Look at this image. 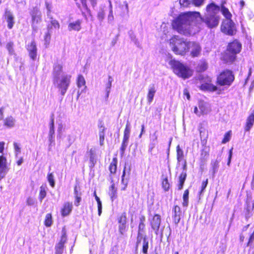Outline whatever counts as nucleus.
Listing matches in <instances>:
<instances>
[{
  "label": "nucleus",
  "mask_w": 254,
  "mask_h": 254,
  "mask_svg": "<svg viewBox=\"0 0 254 254\" xmlns=\"http://www.w3.org/2000/svg\"><path fill=\"white\" fill-rule=\"evenodd\" d=\"M27 50L31 59L35 60L37 58V49L34 41L31 42L30 45L27 46Z\"/></svg>",
  "instance_id": "obj_15"
},
{
  "label": "nucleus",
  "mask_w": 254,
  "mask_h": 254,
  "mask_svg": "<svg viewBox=\"0 0 254 254\" xmlns=\"http://www.w3.org/2000/svg\"><path fill=\"white\" fill-rule=\"evenodd\" d=\"M64 247L62 246V244H57L55 247V254H62L64 252Z\"/></svg>",
  "instance_id": "obj_47"
},
{
  "label": "nucleus",
  "mask_w": 254,
  "mask_h": 254,
  "mask_svg": "<svg viewBox=\"0 0 254 254\" xmlns=\"http://www.w3.org/2000/svg\"><path fill=\"white\" fill-rule=\"evenodd\" d=\"M32 17V27L33 30L36 32L38 29L37 25L41 22L42 14L41 11L37 7H34L30 12Z\"/></svg>",
  "instance_id": "obj_9"
},
{
  "label": "nucleus",
  "mask_w": 254,
  "mask_h": 254,
  "mask_svg": "<svg viewBox=\"0 0 254 254\" xmlns=\"http://www.w3.org/2000/svg\"><path fill=\"white\" fill-rule=\"evenodd\" d=\"M74 195L75 198L74 204L76 206H78L81 201L82 193L80 191L79 188L76 186H75L74 189Z\"/></svg>",
  "instance_id": "obj_19"
},
{
  "label": "nucleus",
  "mask_w": 254,
  "mask_h": 254,
  "mask_svg": "<svg viewBox=\"0 0 254 254\" xmlns=\"http://www.w3.org/2000/svg\"><path fill=\"white\" fill-rule=\"evenodd\" d=\"M156 92V89L155 85L153 84H150L148 87V92L147 96V101L149 104L152 102Z\"/></svg>",
  "instance_id": "obj_22"
},
{
  "label": "nucleus",
  "mask_w": 254,
  "mask_h": 254,
  "mask_svg": "<svg viewBox=\"0 0 254 254\" xmlns=\"http://www.w3.org/2000/svg\"><path fill=\"white\" fill-rule=\"evenodd\" d=\"M174 73L183 78H188L192 75V70L188 66L175 60H171L169 62Z\"/></svg>",
  "instance_id": "obj_4"
},
{
  "label": "nucleus",
  "mask_w": 254,
  "mask_h": 254,
  "mask_svg": "<svg viewBox=\"0 0 254 254\" xmlns=\"http://www.w3.org/2000/svg\"><path fill=\"white\" fill-rule=\"evenodd\" d=\"M144 238H147L146 235H143L141 232H138L136 243V248H137L139 245L141 243L142 241H143Z\"/></svg>",
  "instance_id": "obj_42"
},
{
  "label": "nucleus",
  "mask_w": 254,
  "mask_h": 254,
  "mask_svg": "<svg viewBox=\"0 0 254 254\" xmlns=\"http://www.w3.org/2000/svg\"><path fill=\"white\" fill-rule=\"evenodd\" d=\"M77 84L78 88H81L82 86H84V90H85L86 88V86H85V80L84 77L82 75H79L78 77Z\"/></svg>",
  "instance_id": "obj_37"
},
{
  "label": "nucleus",
  "mask_w": 254,
  "mask_h": 254,
  "mask_svg": "<svg viewBox=\"0 0 254 254\" xmlns=\"http://www.w3.org/2000/svg\"><path fill=\"white\" fill-rule=\"evenodd\" d=\"M157 144V142L150 141L148 147V151L149 152H151L152 151Z\"/></svg>",
  "instance_id": "obj_57"
},
{
  "label": "nucleus",
  "mask_w": 254,
  "mask_h": 254,
  "mask_svg": "<svg viewBox=\"0 0 254 254\" xmlns=\"http://www.w3.org/2000/svg\"><path fill=\"white\" fill-rule=\"evenodd\" d=\"M118 160L117 158H114L110 163L109 170L111 173L114 174L116 172Z\"/></svg>",
  "instance_id": "obj_33"
},
{
  "label": "nucleus",
  "mask_w": 254,
  "mask_h": 254,
  "mask_svg": "<svg viewBox=\"0 0 254 254\" xmlns=\"http://www.w3.org/2000/svg\"><path fill=\"white\" fill-rule=\"evenodd\" d=\"M196 20H201V16L198 12H187L181 13L175 18L172 22L173 28L179 33L189 35L194 33L197 27Z\"/></svg>",
  "instance_id": "obj_1"
},
{
  "label": "nucleus",
  "mask_w": 254,
  "mask_h": 254,
  "mask_svg": "<svg viewBox=\"0 0 254 254\" xmlns=\"http://www.w3.org/2000/svg\"><path fill=\"white\" fill-rule=\"evenodd\" d=\"M110 10L109 14L108 15V19L109 22H111L114 19V16H113V10L112 9V6L111 2H110Z\"/></svg>",
  "instance_id": "obj_54"
},
{
  "label": "nucleus",
  "mask_w": 254,
  "mask_h": 254,
  "mask_svg": "<svg viewBox=\"0 0 254 254\" xmlns=\"http://www.w3.org/2000/svg\"><path fill=\"white\" fill-rule=\"evenodd\" d=\"M254 124V113L251 114L247 119L245 130L249 131L252 127Z\"/></svg>",
  "instance_id": "obj_27"
},
{
  "label": "nucleus",
  "mask_w": 254,
  "mask_h": 254,
  "mask_svg": "<svg viewBox=\"0 0 254 254\" xmlns=\"http://www.w3.org/2000/svg\"><path fill=\"white\" fill-rule=\"evenodd\" d=\"M247 205L246 217V218H249L251 217L253 214L254 206H253V203H252V205L251 206L250 202L248 200L247 201Z\"/></svg>",
  "instance_id": "obj_30"
},
{
  "label": "nucleus",
  "mask_w": 254,
  "mask_h": 254,
  "mask_svg": "<svg viewBox=\"0 0 254 254\" xmlns=\"http://www.w3.org/2000/svg\"><path fill=\"white\" fill-rule=\"evenodd\" d=\"M187 177V173L185 172H182L181 174L179 179V184H178V190H181L183 188Z\"/></svg>",
  "instance_id": "obj_29"
},
{
  "label": "nucleus",
  "mask_w": 254,
  "mask_h": 254,
  "mask_svg": "<svg viewBox=\"0 0 254 254\" xmlns=\"http://www.w3.org/2000/svg\"><path fill=\"white\" fill-rule=\"evenodd\" d=\"M198 107L200 110L201 116L206 115L209 114L212 111L210 104L204 101H199L198 104Z\"/></svg>",
  "instance_id": "obj_12"
},
{
  "label": "nucleus",
  "mask_w": 254,
  "mask_h": 254,
  "mask_svg": "<svg viewBox=\"0 0 254 254\" xmlns=\"http://www.w3.org/2000/svg\"><path fill=\"white\" fill-rule=\"evenodd\" d=\"M109 194L112 201L117 198V189L115 188L114 184H112L110 187Z\"/></svg>",
  "instance_id": "obj_31"
},
{
  "label": "nucleus",
  "mask_w": 254,
  "mask_h": 254,
  "mask_svg": "<svg viewBox=\"0 0 254 254\" xmlns=\"http://www.w3.org/2000/svg\"><path fill=\"white\" fill-rule=\"evenodd\" d=\"M231 131H229L227 132L226 133H225V134L224 135V138L222 141V143L225 144L229 141L231 138Z\"/></svg>",
  "instance_id": "obj_48"
},
{
  "label": "nucleus",
  "mask_w": 254,
  "mask_h": 254,
  "mask_svg": "<svg viewBox=\"0 0 254 254\" xmlns=\"http://www.w3.org/2000/svg\"><path fill=\"white\" fill-rule=\"evenodd\" d=\"M180 3L182 6L187 7L190 4V0H180Z\"/></svg>",
  "instance_id": "obj_56"
},
{
  "label": "nucleus",
  "mask_w": 254,
  "mask_h": 254,
  "mask_svg": "<svg viewBox=\"0 0 254 254\" xmlns=\"http://www.w3.org/2000/svg\"><path fill=\"white\" fill-rule=\"evenodd\" d=\"M71 78L70 74L64 73L61 76L53 79L54 84L63 96L65 95L69 86Z\"/></svg>",
  "instance_id": "obj_5"
},
{
  "label": "nucleus",
  "mask_w": 254,
  "mask_h": 254,
  "mask_svg": "<svg viewBox=\"0 0 254 254\" xmlns=\"http://www.w3.org/2000/svg\"><path fill=\"white\" fill-rule=\"evenodd\" d=\"M219 167V162L218 160H214L211 163L212 173L213 177H215Z\"/></svg>",
  "instance_id": "obj_35"
},
{
  "label": "nucleus",
  "mask_w": 254,
  "mask_h": 254,
  "mask_svg": "<svg viewBox=\"0 0 254 254\" xmlns=\"http://www.w3.org/2000/svg\"><path fill=\"white\" fill-rule=\"evenodd\" d=\"M104 16L105 13L103 10H101L99 11L97 17L99 20L102 21L103 19L104 18Z\"/></svg>",
  "instance_id": "obj_58"
},
{
  "label": "nucleus",
  "mask_w": 254,
  "mask_h": 254,
  "mask_svg": "<svg viewBox=\"0 0 254 254\" xmlns=\"http://www.w3.org/2000/svg\"><path fill=\"white\" fill-rule=\"evenodd\" d=\"M63 65L61 64L60 63H56L54 65L53 69V79L56 78L58 77H59L61 75V73L62 71Z\"/></svg>",
  "instance_id": "obj_23"
},
{
  "label": "nucleus",
  "mask_w": 254,
  "mask_h": 254,
  "mask_svg": "<svg viewBox=\"0 0 254 254\" xmlns=\"http://www.w3.org/2000/svg\"><path fill=\"white\" fill-rule=\"evenodd\" d=\"M130 124L127 122L126 126V128L125 129L124 132V137L122 143V145L120 148L121 154L123 155L125 153V151L126 149V148L128 145V140L130 136Z\"/></svg>",
  "instance_id": "obj_10"
},
{
  "label": "nucleus",
  "mask_w": 254,
  "mask_h": 254,
  "mask_svg": "<svg viewBox=\"0 0 254 254\" xmlns=\"http://www.w3.org/2000/svg\"><path fill=\"white\" fill-rule=\"evenodd\" d=\"M204 0H192L193 4L196 6H200L202 4Z\"/></svg>",
  "instance_id": "obj_60"
},
{
  "label": "nucleus",
  "mask_w": 254,
  "mask_h": 254,
  "mask_svg": "<svg viewBox=\"0 0 254 254\" xmlns=\"http://www.w3.org/2000/svg\"><path fill=\"white\" fill-rule=\"evenodd\" d=\"M172 50L177 55H184L189 51V42L178 36H175L170 40Z\"/></svg>",
  "instance_id": "obj_3"
},
{
  "label": "nucleus",
  "mask_w": 254,
  "mask_h": 254,
  "mask_svg": "<svg viewBox=\"0 0 254 254\" xmlns=\"http://www.w3.org/2000/svg\"><path fill=\"white\" fill-rule=\"evenodd\" d=\"M113 79L111 76H109L108 78V82L106 84V92L107 93V98L108 97L109 93L110 92V89L112 86V82Z\"/></svg>",
  "instance_id": "obj_44"
},
{
  "label": "nucleus",
  "mask_w": 254,
  "mask_h": 254,
  "mask_svg": "<svg viewBox=\"0 0 254 254\" xmlns=\"http://www.w3.org/2000/svg\"><path fill=\"white\" fill-rule=\"evenodd\" d=\"M5 16L7 22V27L9 29H11L14 24V17L12 13L9 11L5 12Z\"/></svg>",
  "instance_id": "obj_25"
},
{
  "label": "nucleus",
  "mask_w": 254,
  "mask_h": 254,
  "mask_svg": "<svg viewBox=\"0 0 254 254\" xmlns=\"http://www.w3.org/2000/svg\"><path fill=\"white\" fill-rule=\"evenodd\" d=\"M177 156L178 162L179 163L183 160L184 158V151L180 148V145H178L177 147Z\"/></svg>",
  "instance_id": "obj_36"
},
{
  "label": "nucleus",
  "mask_w": 254,
  "mask_h": 254,
  "mask_svg": "<svg viewBox=\"0 0 254 254\" xmlns=\"http://www.w3.org/2000/svg\"><path fill=\"white\" fill-rule=\"evenodd\" d=\"M189 50H190V54L192 57H197L201 52V47L197 43L189 42Z\"/></svg>",
  "instance_id": "obj_14"
},
{
  "label": "nucleus",
  "mask_w": 254,
  "mask_h": 254,
  "mask_svg": "<svg viewBox=\"0 0 254 254\" xmlns=\"http://www.w3.org/2000/svg\"><path fill=\"white\" fill-rule=\"evenodd\" d=\"M8 167L7 165V161L5 157L3 156H0V179L3 178L7 172Z\"/></svg>",
  "instance_id": "obj_13"
},
{
  "label": "nucleus",
  "mask_w": 254,
  "mask_h": 254,
  "mask_svg": "<svg viewBox=\"0 0 254 254\" xmlns=\"http://www.w3.org/2000/svg\"><path fill=\"white\" fill-rule=\"evenodd\" d=\"M14 2L18 4L25 5L26 3V0H14Z\"/></svg>",
  "instance_id": "obj_64"
},
{
  "label": "nucleus",
  "mask_w": 254,
  "mask_h": 254,
  "mask_svg": "<svg viewBox=\"0 0 254 254\" xmlns=\"http://www.w3.org/2000/svg\"><path fill=\"white\" fill-rule=\"evenodd\" d=\"M161 216L158 214L154 215L152 218L149 219L150 224L152 229L156 235L159 234V230L161 224Z\"/></svg>",
  "instance_id": "obj_11"
},
{
  "label": "nucleus",
  "mask_w": 254,
  "mask_h": 254,
  "mask_svg": "<svg viewBox=\"0 0 254 254\" xmlns=\"http://www.w3.org/2000/svg\"><path fill=\"white\" fill-rule=\"evenodd\" d=\"M13 146L14 150L16 152V155H17V154L19 153L21 151L20 147L19 146L18 144L16 142H14Z\"/></svg>",
  "instance_id": "obj_59"
},
{
  "label": "nucleus",
  "mask_w": 254,
  "mask_h": 254,
  "mask_svg": "<svg viewBox=\"0 0 254 254\" xmlns=\"http://www.w3.org/2000/svg\"><path fill=\"white\" fill-rule=\"evenodd\" d=\"M73 208L72 203L69 202H66L64 204L63 207L61 210L62 216L65 217L68 215L71 212Z\"/></svg>",
  "instance_id": "obj_18"
},
{
  "label": "nucleus",
  "mask_w": 254,
  "mask_h": 254,
  "mask_svg": "<svg viewBox=\"0 0 254 254\" xmlns=\"http://www.w3.org/2000/svg\"><path fill=\"white\" fill-rule=\"evenodd\" d=\"M99 130V142L100 145L101 146H103L104 145V139H105V127L104 126V125L101 123L98 126Z\"/></svg>",
  "instance_id": "obj_24"
},
{
  "label": "nucleus",
  "mask_w": 254,
  "mask_h": 254,
  "mask_svg": "<svg viewBox=\"0 0 254 254\" xmlns=\"http://www.w3.org/2000/svg\"><path fill=\"white\" fill-rule=\"evenodd\" d=\"M242 45L238 41H234L230 43L224 56V60L226 62H232L236 59V55L241 50Z\"/></svg>",
  "instance_id": "obj_6"
},
{
  "label": "nucleus",
  "mask_w": 254,
  "mask_h": 254,
  "mask_svg": "<svg viewBox=\"0 0 254 254\" xmlns=\"http://www.w3.org/2000/svg\"><path fill=\"white\" fill-rule=\"evenodd\" d=\"M219 11V7L213 3L208 5L206 7V13L204 17H201V20H196L197 28H202L203 24H205L209 28L217 27L219 22V17L217 15Z\"/></svg>",
  "instance_id": "obj_2"
},
{
  "label": "nucleus",
  "mask_w": 254,
  "mask_h": 254,
  "mask_svg": "<svg viewBox=\"0 0 254 254\" xmlns=\"http://www.w3.org/2000/svg\"><path fill=\"white\" fill-rule=\"evenodd\" d=\"M47 179L48 182H49L50 185L52 187H54L55 186V180H54V176L53 173H50L48 175Z\"/></svg>",
  "instance_id": "obj_46"
},
{
  "label": "nucleus",
  "mask_w": 254,
  "mask_h": 254,
  "mask_svg": "<svg viewBox=\"0 0 254 254\" xmlns=\"http://www.w3.org/2000/svg\"><path fill=\"white\" fill-rule=\"evenodd\" d=\"M46 7L47 9V16L48 17H50L51 16V9H52V5L50 3H49L48 2H45Z\"/></svg>",
  "instance_id": "obj_55"
},
{
  "label": "nucleus",
  "mask_w": 254,
  "mask_h": 254,
  "mask_svg": "<svg viewBox=\"0 0 254 254\" xmlns=\"http://www.w3.org/2000/svg\"><path fill=\"white\" fill-rule=\"evenodd\" d=\"M50 39H51L50 34L49 33H47L45 35V44H48L50 42Z\"/></svg>",
  "instance_id": "obj_62"
},
{
  "label": "nucleus",
  "mask_w": 254,
  "mask_h": 254,
  "mask_svg": "<svg viewBox=\"0 0 254 254\" xmlns=\"http://www.w3.org/2000/svg\"><path fill=\"white\" fill-rule=\"evenodd\" d=\"M170 185L168 183L167 178L164 179L162 181V187L165 190H168L169 189Z\"/></svg>",
  "instance_id": "obj_51"
},
{
  "label": "nucleus",
  "mask_w": 254,
  "mask_h": 254,
  "mask_svg": "<svg viewBox=\"0 0 254 254\" xmlns=\"http://www.w3.org/2000/svg\"><path fill=\"white\" fill-rule=\"evenodd\" d=\"M206 142V140L204 139L202 140V143L204 144ZM203 148L201 150L200 156V158L201 162H205L208 157L209 156V148L206 145H203Z\"/></svg>",
  "instance_id": "obj_17"
},
{
  "label": "nucleus",
  "mask_w": 254,
  "mask_h": 254,
  "mask_svg": "<svg viewBox=\"0 0 254 254\" xmlns=\"http://www.w3.org/2000/svg\"><path fill=\"white\" fill-rule=\"evenodd\" d=\"M149 247V241L147 238H144L142 241V253L144 254H148Z\"/></svg>",
  "instance_id": "obj_38"
},
{
  "label": "nucleus",
  "mask_w": 254,
  "mask_h": 254,
  "mask_svg": "<svg viewBox=\"0 0 254 254\" xmlns=\"http://www.w3.org/2000/svg\"><path fill=\"white\" fill-rule=\"evenodd\" d=\"M48 17L51 19V24L52 25V26H53L55 28L59 29L60 24H59V22L55 19H53V18H52V17L51 16H50V17Z\"/></svg>",
  "instance_id": "obj_49"
},
{
  "label": "nucleus",
  "mask_w": 254,
  "mask_h": 254,
  "mask_svg": "<svg viewBox=\"0 0 254 254\" xmlns=\"http://www.w3.org/2000/svg\"><path fill=\"white\" fill-rule=\"evenodd\" d=\"M66 240L65 232L63 230V234L61 237L60 242L58 244H62V246L64 247V244L65 243Z\"/></svg>",
  "instance_id": "obj_53"
},
{
  "label": "nucleus",
  "mask_w": 254,
  "mask_h": 254,
  "mask_svg": "<svg viewBox=\"0 0 254 254\" xmlns=\"http://www.w3.org/2000/svg\"><path fill=\"white\" fill-rule=\"evenodd\" d=\"M173 218L174 223L176 224H177L179 223L180 219H181V211L180 207L176 205L175 206L173 210Z\"/></svg>",
  "instance_id": "obj_21"
},
{
  "label": "nucleus",
  "mask_w": 254,
  "mask_h": 254,
  "mask_svg": "<svg viewBox=\"0 0 254 254\" xmlns=\"http://www.w3.org/2000/svg\"><path fill=\"white\" fill-rule=\"evenodd\" d=\"M234 79V76L232 72L230 70H225L220 74L217 77V83L221 85H230Z\"/></svg>",
  "instance_id": "obj_7"
},
{
  "label": "nucleus",
  "mask_w": 254,
  "mask_h": 254,
  "mask_svg": "<svg viewBox=\"0 0 254 254\" xmlns=\"http://www.w3.org/2000/svg\"><path fill=\"white\" fill-rule=\"evenodd\" d=\"M53 223L52 215L50 213H48L46 215L45 225L47 227H50L52 225Z\"/></svg>",
  "instance_id": "obj_43"
},
{
  "label": "nucleus",
  "mask_w": 254,
  "mask_h": 254,
  "mask_svg": "<svg viewBox=\"0 0 254 254\" xmlns=\"http://www.w3.org/2000/svg\"><path fill=\"white\" fill-rule=\"evenodd\" d=\"M49 126L48 139L50 143L52 144L55 141L54 119L53 118L51 119Z\"/></svg>",
  "instance_id": "obj_20"
},
{
  "label": "nucleus",
  "mask_w": 254,
  "mask_h": 254,
  "mask_svg": "<svg viewBox=\"0 0 254 254\" xmlns=\"http://www.w3.org/2000/svg\"><path fill=\"white\" fill-rule=\"evenodd\" d=\"M208 184V179H206L205 181H203L202 182L200 190L199 192V194L200 196L203 194L205 190L206 187H207Z\"/></svg>",
  "instance_id": "obj_45"
},
{
  "label": "nucleus",
  "mask_w": 254,
  "mask_h": 254,
  "mask_svg": "<svg viewBox=\"0 0 254 254\" xmlns=\"http://www.w3.org/2000/svg\"><path fill=\"white\" fill-rule=\"evenodd\" d=\"M202 87L205 88L207 89L212 90V91H216L217 90V87L215 85H213L211 84H206L202 85Z\"/></svg>",
  "instance_id": "obj_50"
},
{
  "label": "nucleus",
  "mask_w": 254,
  "mask_h": 254,
  "mask_svg": "<svg viewBox=\"0 0 254 254\" xmlns=\"http://www.w3.org/2000/svg\"><path fill=\"white\" fill-rule=\"evenodd\" d=\"M144 226L145 225L143 222L141 220V222H140L139 224L138 232H141V231L144 229Z\"/></svg>",
  "instance_id": "obj_63"
},
{
  "label": "nucleus",
  "mask_w": 254,
  "mask_h": 254,
  "mask_svg": "<svg viewBox=\"0 0 254 254\" xmlns=\"http://www.w3.org/2000/svg\"><path fill=\"white\" fill-rule=\"evenodd\" d=\"M119 229L120 233L123 235L126 232L127 227V217L125 213H123L119 219Z\"/></svg>",
  "instance_id": "obj_16"
},
{
  "label": "nucleus",
  "mask_w": 254,
  "mask_h": 254,
  "mask_svg": "<svg viewBox=\"0 0 254 254\" xmlns=\"http://www.w3.org/2000/svg\"><path fill=\"white\" fill-rule=\"evenodd\" d=\"M89 157H90V166L93 167L96 162V159L95 158V151L93 149H91L89 152Z\"/></svg>",
  "instance_id": "obj_34"
},
{
  "label": "nucleus",
  "mask_w": 254,
  "mask_h": 254,
  "mask_svg": "<svg viewBox=\"0 0 254 254\" xmlns=\"http://www.w3.org/2000/svg\"><path fill=\"white\" fill-rule=\"evenodd\" d=\"M221 31L228 35H233L236 30L235 24L231 19H225L223 21L221 26Z\"/></svg>",
  "instance_id": "obj_8"
},
{
  "label": "nucleus",
  "mask_w": 254,
  "mask_h": 254,
  "mask_svg": "<svg viewBox=\"0 0 254 254\" xmlns=\"http://www.w3.org/2000/svg\"><path fill=\"white\" fill-rule=\"evenodd\" d=\"M47 187L46 185H42L40 188V193L39 198L41 202L46 197L47 194Z\"/></svg>",
  "instance_id": "obj_32"
},
{
  "label": "nucleus",
  "mask_w": 254,
  "mask_h": 254,
  "mask_svg": "<svg viewBox=\"0 0 254 254\" xmlns=\"http://www.w3.org/2000/svg\"><path fill=\"white\" fill-rule=\"evenodd\" d=\"M15 123V119L11 116L7 117L4 120V125L9 128L13 127Z\"/></svg>",
  "instance_id": "obj_28"
},
{
  "label": "nucleus",
  "mask_w": 254,
  "mask_h": 254,
  "mask_svg": "<svg viewBox=\"0 0 254 254\" xmlns=\"http://www.w3.org/2000/svg\"><path fill=\"white\" fill-rule=\"evenodd\" d=\"M221 10L222 14L226 17V19H231L232 15L227 8L224 6H222Z\"/></svg>",
  "instance_id": "obj_41"
},
{
  "label": "nucleus",
  "mask_w": 254,
  "mask_h": 254,
  "mask_svg": "<svg viewBox=\"0 0 254 254\" xmlns=\"http://www.w3.org/2000/svg\"><path fill=\"white\" fill-rule=\"evenodd\" d=\"M81 23L80 20H77L75 22L69 23L68 25V30L70 31L72 30L79 31L81 29Z\"/></svg>",
  "instance_id": "obj_26"
},
{
  "label": "nucleus",
  "mask_w": 254,
  "mask_h": 254,
  "mask_svg": "<svg viewBox=\"0 0 254 254\" xmlns=\"http://www.w3.org/2000/svg\"><path fill=\"white\" fill-rule=\"evenodd\" d=\"M150 141L158 143V135L157 131L154 132L152 134L150 135Z\"/></svg>",
  "instance_id": "obj_52"
},
{
  "label": "nucleus",
  "mask_w": 254,
  "mask_h": 254,
  "mask_svg": "<svg viewBox=\"0 0 254 254\" xmlns=\"http://www.w3.org/2000/svg\"><path fill=\"white\" fill-rule=\"evenodd\" d=\"M26 203L28 205H33L35 203V200L33 198L29 197L27 199Z\"/></svg>",
  "instance_id": "obj_61"
},
{
  "label": "nucleus",
  "mask_w": 254,
  "mask_h": 254,
  "mask_svg": "<svg viewBox=\"0 0 254 254\" xmlns=\"http://www.w3.org/2000/svg\"><path fill=\"white\" fill-rule=\"evenodd\" d=\"M189 194V190H185L184 191V194H183V205L184 207H187L188 205Z\"/></svg>",
  "instance_id": "obj_40"
},
{
  "label": "nucleus",
  "mask_w": 254,
  "mask_h": 254,
  "mask_svg": "<svg viewBox=\"0 0 254 254\" xmlns=\"http://www.w3.org/2000/svg\"><path fill=\"white\" fill-rule=\"evenodd\" d=\"M13 46L14 43L11 41L8 42L6 45V48L8 51L9 54L10 55H13L15 54Z\"/></svg>",
  "instance_id": "obj_39"
}]
</instances>
